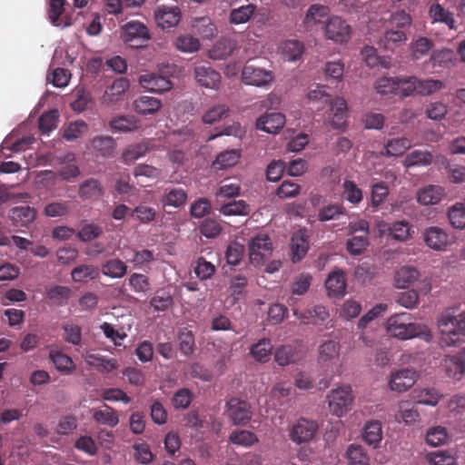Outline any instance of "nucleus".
<instances>
[{
	"mask_svg": "<svg viewBox=\"0 0 465 465\" xmlns=\"http://www.w3.org/2000/svg\"><path fill=\"white\" fill-rule=\"evenodd\" d=\"M385 330L391 337L400 341L420 338L430 341L432 339L430 329L423 323L413 322L412 315L408 312L390 316L385 322Z\"/></svg>",
	"mask_w": 465,
	"mask_h": 465,
	"instance_id": "nucleus-1",
	"label": "nucleus"
},
{
	"mask_svg": "<svg viewBox=\"0 0 465 465\" xmlns=\"http://www.w3.org/2000/svg\"><path fill=\"white\" fill-rule=\"evenodd\" d=\"M453 308L443 311L437 320V328L443 346H453L460 341V314Z\"/></svg>",
	"mask_w": 465,
	"mask_h": 465,
	"instance_id": "nucleus-2",
	"label": "nucleus"
},
{
	"mask_svg": "<svg viewBox=\"0 0 465 465\" xmlns=\"http://www.w3.org/2000/svg\"><path fill=\"white\" fill-rule=\"evenodd\" d=\"M327 400L331 413L341 418L351 409L354 393L350 385L342 384L332 389Z\"/></svg>",
	"mask_w": 465,
	"mask_h": 465,
	"instance_id": "nucleus-3",
	"label": "nucleus"
},
{
	"mask_svg": "<svg viewBox=\"0 0 465 465\" xmlns=\"http://www.w3.org/2000/svg\"><path fill=\"white\" fill-rule=\"evenodd\" d=\"M326 40L336 45L347 44L352 35V28L348 22L339 15L329 17L322 27Z\"/></svg>",
	"mask_w": 465,
	"mask_h": 465,
	"instance_id": "nucleus-4",
	"label": "nucleus"
},
{
	"mask_svg": "<svg viewBox=\"0 0 465 465\" xmlns=\"http://www.w3.org/2000/svg\"><path fill=\"white\" fill-rule=\"evenodd\" d=\"M122 40L131 47H140L150 39L147 26L139 21H130L121 28Z\"/></svg>",
	"mask_w": 465,
	"mask_h": 465,
	"instance_id": "nucleus-5",
	"label": "nucleus"
},
{
	"mask_svg": "<svg viewBox=\"0 0 465 465\" xmlns=\"http://www.w3.org/2000/svg\"><path fill=\"white\" fill-rule=\"evenodd\" d=\"M272 252V243L266 234L260 233L251 239L248 244L250 262L258 266Z\"/></svg>",
	"mask_w": 465,
	"mask_h": 465,
	"instance_id": "nucleus-6",
	"label": "nucleus"
},
{
	"mask_svg": "<svg viewBox=\"0 0 465 465\" xmlns=\"http://www.w3.org/2000/svg\"><path fill=\"white\" fill-rule=\"evenodd\" d=\"M293 315L305 324L324 325L325 328L333 326L332 324L329 325L331 322L329 310L322 304L314 305L303 312L293 309Z\"/></svg>",
	"mask_w": 465,
	"mask_h": 465,
	"instance_id": "nucleus-7",
	"label": "nucleus"
},
{
	"mask_svg": "<svg viewBox=\"0 0 465 465\" xmlns=\"http://www.w3.org/2000/svg\"><path fill=\"white\" fill-rule=\"evenodd\" d=\"M242 79L244 84L258 87H268L274 81L272 71L254 64H245L242 72Z\"/></svg>",
	"mask_w": 465,
	"mask_h": 465,
	"instance_id": "nucleus-8",
	"label": "nucleus"
},
{
	"mask_svg": "<svg viewBox=\"0 0 465 465\" xmlns=\"http://www.w3.org/2000/svg\"><path fill=\"white\" fill-rule=\"evenodd\" d=\"M419 374L409 368L394 370L391 372L388 381L389 389L392 391L404 392L417 381Z\"/></svg>",
	"mask_w": 465,
	"mask_h": 465,
	"instance_id": "nucleus-9",
	"label": "nucleus"
},
{
	"mask_svg": "<svg viewBox=\"0 0 465 465\" xmlns=\"http://www.w3.org/2000/svg\"><path fill=\"white\" fill-rule=\"evenodd\" d=\"M318 424L312 420L300 419L289 430V437L295 444L311 441L316 435Z\"/></svg>",
	"mask_w": 465,
	"mask_h": 465,
	"instance_id": "nucleus-10",
	"label": "nucleus"
},
{
	"mask_svg": "<svg viewBox=\"0 0 465 465\" xmlns=\"http://www.w3.org/2000/svg\"><path fill=\"white\" fill-rule=\"evenodd\" d=\"M328 122L334 129H341L345 126L348 105L344 98L341 96L331 97L328 103Z\"/></svg>",
	"mask_w": 465,
	"mask_h": 465,
	"instance_id": "nucleus-11",
	"label": "nucleus"
},
{
	"mask_svg": "<svg viewBox=\"0 0 465 465\" xmlns=\"http://www.w3.org/2000/svg\"><path fill=\"white\" fill-rule=\"evenodd\" d=\"M193 75L196 83L204 88L218 90L222 83L220 73L209 64L195 65Z\"/></svg>",
	"mask_w": 465,
	"mask_h": 465,
	"instance_id": "nucleus-12",
	"label": "nucleus"
},
{
	"mask_svg": "<svg viewBox=\"0 0 465 465\" xmlns=\"http://www.w3.org/2000/svg\"><path fill=\"white\" fill-rule=\"evenodd\" d=\"M154 20L163 29L174 27L181 20V10L178 6L158 5L154 10Z\"/></svg>",
	"mask_w": 465,
	"mask_h": 465,
	"instance_id": "nucleus-13",
	"label": "nucleus"
},
{
	"mask_svg": "<svg viewBox=\"0 0 465 465\" xmlns=\"http://www.w3.org/2000/svg\"><path fill=\"white\" fill-rule=\"evenodd\" d=\"M226 407V414L234 425L245 424L252 418L250 405L246 401L233 398L227 402Z\"/></svg>",
	"mask_w": 465,
	"mask_h": 465,
	"instance_id": "nucleus-14",
	"label": "nucleus"
},
{
	"mask_svg": "<svg viewBox=\"0 0 465 465\" xmlns=\"http://www.w3.org/2000/svg\"><path fill=\"white\" fill-rule=\"evenodd\" d=\"M423 240L425 244L434 251H445L450 244L448 233L437 226L425 229Z\"/></svg>",
	"mask_w": 465,
	"mask_h": 465,
	"instance_id": "nucleus-15",
	"label": "nucleus"
},
{
	"mask_svg": "<svg viewBox=\"0 0 465 465\" xmlns=\"http://www.w3.org/2000/svg\"><path fill=\"white\" fill-rule=\"evenodd\" d=\"M325 287L329 297H342L346 291V279L344 272L339 268H334L325 281Z\"/></svg>",
	"mask_w": 465,
	"mask_h": 465,
	"instance_id": "nucleus-16",
	"label": "nucleus"
},
{
	"mask_svg": "<svg viewBox=\"0 0 465 465\" xmlns=\"http://www.w3.org/2000/svg\"><path fill=\"white\" fill-rule=\"evenodd\" d=\"M139 83L143 88L152 93H163L169 91L173 84L166 77L153 73L140 75Z\"/></svg>",
	"mask_w": 465,
	"mask_h": 465,
	"instance_id": "nucleus-17",
	"label": "nucleus"
},
{
	"mask_svg": "<svg viewBox=\"0 0 465 465\" xmlns=\"http://www.w3.org/2000/svg\"><path fill=\"white\" fill-rule=\"evenodd\" d=\"M341 345L335 340H325L321 342L317 350V360L320 364L328 366L340 357Z\"/></svg>",
	"mask_w": 465,
	"mask_h": 465,
	"instance_id": "nucleus-18",
	"label": "nucleus"
},
{
	"mask_svg": "<svg viewBox=\"0 0 465 465\" xmlns=\"http://www.w3.org/2000/svg\"><path fill=\"white\" fill-rule=\"evenodd\" d=\"M446 195L442 186L429 184L417 191V201L422 205H434L443 200Z\"/></svg>",
	"mask_w": 465,
	"mask_h": 465,
	"instance_id": "nucleus-19",
	"label": "nucleus"
},
{
	"mask_svg": "<svg viewBox=\"0 0 465 465\" xmlns=\"http://www.w3.org/2000/svg\"><path fill=\"white\" fill-rule=\"evenodd\" d=\"M285 124V116L280 113L265 114L256 121L257 129L268 134H277Z\"/></svg>",
	"mask_w": 465,
	"mask_h": 465,
	"instance_id": "nucleus-20",
	"label": "nucleus"
},
{
	"mask_svg": "<svg viewBox=\"0 0 465 465\" xmlns=\"http://www.w3.org/2000/svg\"><path fill=\"white\" fill-rule=\"evenodd\" d=\"M8 217L16 227H29L36 218V211L28 205L10 209Z\"/></svg>",
	"mask_w": 465,
	"mask_h": 465,
	"instance_id": "nucleus-21",
	"label": "nucleus"
},
{
	"mask_svg": "<svg viewBox=\"0 0 465 465\" xmlns=\"http://www.w3.org/2000/svg\"><path fill=\"white\" fill-rule=\"evenodd\" d=\"M428 15L431 24H443L450 29L455 28L453 13L443 7L439 3H432L428 9Z\"/></svg>",
	"mask_w": 465,
	"mask_h": 465,
	"instance_id": "nucleus-22",
	"label": "nucleus"
},
{
	"mask_svg": "<svg viewBox=\"0 0 465 465\" xmlns=\"http://www.w3.org/2000/svg\"><path fill=\"white\" fill-rule=\"evenodd\" d=\"M303 52V44L296 39L285 40L278 46V53L284 60L289 62H295L301 59Z\"/></svg>",
	"mask_w": 465,
	"mask_h": 465,
	"instance_id": "nucleus-23",
	"label": "nucleus"
},
{
	"mask_svg": "<svg viewBox=\"0 0 465 465\" xmlns=\"http://www.w3.org/2000/svg\"><path fill=\"white\" fill-rule=\"evenodd\" d=\"M237 48V43L231 38H221L208 51V57L213 60H224Z\"/></svg>",
	"mask_w": 465,
	"mask_h": 465,
	"instance_id": "nucleus-24",
	"label": "nucleus"
},
{
	"mask_svg": "<svg viewBox=\"0 0 465 465\" xmlns=\"http://www.w3.org/2000/svg\"><path fill=\"white\" fill-rule=\"evenodd\" d=\"M89 131L88 124L84 120H75L64 124L60 130L62 137L67 142H74L84 136Z\"/></svg>",
	"mask_w": 465,
	"mask_h": 465,
	"instance_id": "nucleus-25",
	"label": "nucleus"
},
{
	"mask_svg": "<svg viewBox=\"0 0 465 465\" xmlns=\"http://www.w3.org/2000/svg\"><path fill=\"white\" fill-rule=\"evenodd\" d=\"M130 84L125 78L116 79L111 86H109L102 96V102L105 104H113L117 103L124 94L128 90Z\"/></svg>",
	"mask_w": 465,
	"mask_h": 465,
	"instance_id": "nucleus-26",
	"label": "nucleus"
},
{
	"mask_svg": "<svg viewBox=\"0 0 465 465\" xmlns=\"http://www.w3.org/2000/svg\"><path fill=\"white\" fill-rule=\"evenodd\" d=\"M433 46V41L426 36H418L412 39L409 45L411 60L418 61L427 56Z\"/></svg>",
	"mask_w": 465,
	"mask_h": 465,
	"instance_id": "nucleus-27",
	"label": "nucleus"
},
{
	"mask_svg": "<svg viewBox=\"0 0 465 465\" xmlns=\"http://www.w3.org/2000/svg\"><path fill=\"white\" fill-rule=\"evenodd\" d=\"M134 110L141 115L156 114L162 108V102L152 96L143 95L134 101Z\"/></svg>",
	"mask_w": 465,
	"mask_h": 465,
	"instance_id": "nucleus-28",
	"label": "nucleus"
},
{
	"mask_svg": "<svg viewBox=\"0 0 465 465\" xmlns=\"http://www.w3.org/2000/svg\"><path fill=\"white\" fill-rule=\"evenodd\" d=\"M419 278L420 272L416 268L402 266L394 274V286L398 289H404L414 283Z\"/></svg>",
	"mask_w": 465,
	"mask_h": 465,
	"instance_id": "nucleus-29",
	"label": "nucleus"
},
{
	"mask_svg": "<svg viewBox=\"0 0 465 465\" xmlns=\"http://www.w3.org/2000/svg\"><path fill=\"white\" fill-rule=\"evenodd\" d=\"M362 439L369 445L377 448L382 440V427L378 420H369L362 430Z\"/></svg>",
	"mask_w": 465,
	"mask_h": 465,
	"instance_id": "nucleus-30",
	"label": "nucleus"
},
{
	"mask_svg": "<svg viewBox=\"0 0 465 465\" xmlns=\"http://www.w3.org/2000/svg\"><path fill=\"white\" fill-rule=\"evenodd\" d=\"M109 126L115 133H131L140 127L139 120L134 115H121L112 119Z\"/></svg>",
	"mask_w": 465,
	"mask_h": 465,
	"instance_id": "nucleus-31",
	"label": "nucleus"
},
{
	"mask_svg": "<svg viewBox=\"0 0 465 465\" xmlns=\"http://www.w3.org/2000/svg\"><path fill=\"white\" fill-rule=\"evenodd\" d=\"M93 418L97 423L110 428L115 427L119 422V416L116 411L106 404L94 409Z\"/></svg>",
	"mask_w": 465,
	"mask_h": 465,
	"instance_id": "nucleus-32",
	"label": "nucleus"
},
{
	"mask_svg": "<svg viewBox=\"0 0 465 465\" xmlns=\"http://www.w3.org/2000/svg\"><path fill=\"white\" fill-rule=\"evenodd\" d=\"M291 249L293 262L300 261L306 254L309 243L305 231L299 230L292 234Z\"/></svg>",
	"mask_w": 465,
	"mask_h": 465,
	"instance_id": "nucleus-33",
	"label": "nucleus"
},
{
	"mask_svg": "<svg viewBox=\"0 0 465 465\" xmlns=\"http://www.w3.org/2000/svg\"><path fill=\"white\" fill-rule=\"evenodd\" d=\"M411 147V142L405 137L393 138L387 141L384 144L382 154L386 156L398 157Z\"/></svg>",
	"mask_w": 465,
	"mask_h": 465,
	"instance_id": "nucleus-34",
	"label": "nucleus"
},
{
	"mask_svg": "<svg viewBox=\"0 0 465 465\" xmlns=\"http://www.w3.org/2000/svg\"><path fill=\"white\" fill-rule=\"evenodd\" d=\"M192 28L194 33L204 39L213 38L217 34V28L210 17H196L192 21Z\"/></svg>",
	"mask_w": 465,
	"mask_h": 465,
	"instance_id": "nucleus-35",
	"label": "nucleus"
},
{
	"mask_svg": "<svg viewBox=\"0 0 465 465\" xmlns=\"http://www.w3.org/2000/svg\"><path fill=\"white\" fill-rule=\"evenodd\" d=\"M407 40V35L403 31L390 29L384 32L379 44L386 50H393L397 46L404 45Z\"/></svg>",
	"mask_w": 465,
	"mask_h": 465,
	"instance_id": "nucleus-36",
	"label": "nucleus"
},
{
	"mask_svg": "<svg viewBox=\"0 0 465 465\" xmlns=\"http://www.w3.org/2000/svg\"><path fill=\"white\" fill-rule=\"evenodd\" d=\"M49 359L55 369L61 372L69 374L75 370V364L72 358L58 350H50Z\"/></svg>",
	"mask_w": 465,
	"mask_h": 465,
	"instance_id": "nucleus-37",
	"label": "nucleus"
},
{
	"mask_svg": "<svg viewBox=\"0 0 465 465\" xmlns=\"http://www.w3.org/2000/svg\"><path fill=\"white\" fill-rule=\"evenodd\" d=\"M187 200V193L182 188H172L165 190L161 202L163 207L179 208L183 206Z\"/></svg>",
	"mask_w": 465,
	"mask_h": 465,
	"instance_id": "nucleus-38",
	"label": "nucleus"
},
{
	"mask_svg": "<svg viewBox=\"0 0 465 465\" xmlns=\"http://www.w3.org/2000/svg\"><path fill=\"white\" fill-rule=\"evenodd\" d=\"M349 465H370V457L365 449L358 444H350L345 450Z\"/></svg>",
	"mask_w": 465,
	"mask_h": 465,
	"instance_id": "nucleus-39",
	"label": "nucleus"
},
{
	"mask_svg": "<svg viewBox=\"0 0 465 465\" xmlns=\"http://www.w3.org/2000/svg\"><path fill=\"white\" fill-rule=\"evenodd\" d=\"M90 147L97 155L109 156L115 148V142L111 136L98 135L90 140Z\"/></svg>",
	"mask_w": 465,
	"mask_h": 465,
	"instance_id": "nucleus-40",
	"label": "nucleus"
},
{
	"mask_svg": "<svg viewBox=\"0 0 465 465\" xmlns=\"http://www.w3.org/2000/svg\"><path fill=\"white\" fill-rule=\"evenodd\" d=\"M149 142H142L134 143L126 146L123 153L122 157L124 163H134L136 160L145 156V154L151 150Z\"/></svg>",
	"mask_w": 465,
	"mask_h": 465,
	"instance_id": "nucleus-41",
	"label": "nucleus"
},
{
	"mask_svg": "<svg viewBox=\"0 0 465 465\" xmlns=\"http://www.w3.org/2000/svg\"><path fill=\"white\" fill-rule=\"evenodd\" d=\"M127 272V265L119 259H110L102 265V273L111 279H121Z\"/></svg>",
	"mask_w": 465,
	"mask_h": 465,
	"instance_id": "nucleus-42",
	"label": "nucleus"
},
{
	"mask_svg": "<svg viewBox=\"0 0 465 465\" xmlns=\"http://www.w3.org/2000/svg\"><path fill=\"white\" fill-rule=\"evenodd\" d=\"M412 399L418 404L436 406L441 395L435 389H416L411 392Z\"/></svg>",
	"mask_w": 465,
	"mask_h": 465,
	"instance_id": "nucleus-43",
	"label": "nucleus"
},
{
	"mask_svg": "<svg viewBox=\"0 0 465 465\" xmlns=\"http://www.w3.org/2000/svg\"><path fill=\"white\" fill-rule=\"evenodd\" d=\"M442 367L448 377L460 381L464 375L460 355L447 356L442 361Z\"/></svg>",
	"mask_w": 465,
	"mask_h": 465,
	"instance_id": "nucleus-44",
	"label": "nucleus"
},
{
	"mask_svg": "<svg viewBox=\"0 0 465 465\" xmlns=\"http://www.w3.org/2000/svg\"><path fill=\"white\" fill-rule=\"evenodd\" d=\"M432 155L428 151L415 150L406 155L403 161L405 167L426 166L431 163Z\"/></svg>",
	"mask_w": 465,
	"mask_h": 465,
	"instance_id": "nucleus-45",
	"label": "nucleus"
},
{
	"mask_svg": "<svg viewBox=\"0 0 465 465\" xmlns=\"http://www.w3.org/2000/svg\"><path fill=\"white\" fill-rule=\"evenodd\" d=\"M156 215V210L144 203L138 204L130 213V216L132 219L139 222L140 223L144 224L150 223L153 221H154Z\"/></svg>",
	"mask_w": 465,
	"mask_h": 465,
	"instance_id": "nucleus-46",
	"label": "nucleus"
},
{
	"mask_svg": "<svg viewBox=\"0 0 465 465\" xmlns=\"http://www.w3.org/2000/svg\"><path fill=\"white\" fill-rule=\"evenodd\" d=\"M123 257L135 266H143L153 261V253L149 250L136 251L133 249H124Z\"/></svg>",
	"mask_w": 465,
	"mask_h": 465,
	"instance_id": "nucleus-47",
	"label": "nucleus"
},
{
	"mask_svg": "<svg viewBox=\"0 0 465 465\" xmlns=\"http://www.w3.org/2000/svg\"><path fill=\"white\" fill-rule=\"evenodd\" d=\"M395 419L399 421L402 420L406 425H412L419 421L420 413L418 410L410 408L407 401H400Z\"/></svg>",
	"mask_w": 465,
	"mask_h": 465,
	"instance_id": "nucleus-48",
	"label": "nucleus"
},
{
	"mask_svg": "<svg viewBox=\"0 0 465 465\" xmlns=\"http://www.w3.org/2000/svg\"><path fill=\"white\" fill-rule=\"evenodd\" d=\"M272 346L267 339H262L251 347L250 353L256 361L266 362L272 355Z\"/></svg>",
	"mask_w": 465,
	"mask_h": 465,
	"instance_id": "nucleus-49",
	"label": "nucleus"
},
{
	"mask_svg": "<svg viewBox=\"0 0 465 465\" xmlns=\"http://www.w3.org/2000/svg\"><path fill=\"white\" fill-rule=\"evenodd\" d=\"M132 450L133 457L138 463L147 465L154 459L150 446L144 441H135L132 446Z\"/></svg>",
	"mask_w": 465,
	"mask_h": 465,
	"instance_id": "nucleus-50",
	"label": "nucleus"
},
{
	"mask_svg": "<svg viewBox=\"0 0 465 465\" xmlns=\"http://www.w3.org/2000/svg\"><path fill=\"white\" fill-rule=\"evenodd\" d=\"M445 87V84L440 80L433 78H418L417 83V94L422 96L431 95Z\"/></svg>",
	"mask_w": 465,
	"mask_h": 465,
	"instance_id": "nucleus-51",
	"label": "nucleus"
},
{
	"mask_svg": "<svg viewBox=\"0 0 465 465\" xmlns=\"http://www.w3.org/2000/svg\"><path fill=\"white\" fill-rule=\"evenodd\" d=\"M99 276V270L97 267L91 264H82L74 267L71 272L73 281L82 282L88 279L94 280Z\"/></svg>",
	"mask_w": 465,
	"mask_h": 465,
	"instance_id": "nucleus-52",
	"label": "nucleus"
},
{
	"mask_svg": "<svg viewBox=\"0 0 465 465\" xmlns=\"http://www.w3.org/2000/svg\"><path fill=\"white\" fill-rule=\"evenodd\" d=\"M175 47L182 53L192 54L197 52L201 44L198 38L191 35H181L175 40Z\"/></svg>",
	"mask_w": 465,
	"mask_h": 465,
	"instance_id": "nucleus-53",
	"label": "nucleus"
},
{
	"mask_svg": "<svg viewBox=\"0 0 465 465\" xmlns=\"http://www.w3.org/2000/svg\"><path fill=\"white\" fill-rule=\"evenodd\" d=\"M240 158L237 150H228L217 155L213 166L217 170H223L235 165Z\"/></svg>",
	"mask_w": 465,
	"mask_h": 465,
	"instance_id": "nucleus-54",
	"label": "nucleus"
},
{
	"mask_svg": "<svg viewBox=\"0 0 465 465\" xmlns=\"http://www.w3.org/2000/svg\"><path fill=\"white\" fill-rule=\"evenodd\" d=\"M256 6L252 4L234 8L230 13V22L233 25H241L248 22L252 16Z\"/></svg>",
	"mask_w": 465,
	"mask_h": 465,
	"instance_id": "nucleus-55",
	"label": "nucleus"
},
{
	"mask_svg": "<svg viewBox=\"0 0 465 465\" xmlns=\"http://www.w3.org/2000/svg\"><path fill=\"white\" fill-rule=\"evenodd\" d=\"M229 108L225 104H217L208 109L203 115L202 120L205 124H213L229 115Z\"/></svg>",
	"mask_w": 465,
	"mask_h": 465,
	"instance_id": "nucleus-56",
	"label": "nucleus"
},
{
	"mask_svg": "<svg viewBox=\"0 0 465 465\" xmlns=\"http://www.w3.org/2000/svg\"><path fill=\"white\" fill-rule=\"evenodd\" d=\"M361 312V305L355 300L345 301L338 310V316L343 321H350L356 318Z\"/></svg>",
	"mask_w": 465,
	"mask_h": 465,
	"instance_id": "nucleus-57",
	"label": "nucleus"
},
{
	"mask_svg": "<svg viewBox=\"0 0 465 465\" xmlns=\"http://www.w3.org/2000/svg\"><path fill=\"white\" fill-rule=\"evenodd\" d=\"M103 194V189L97 180L90 179L80 185L79 195L84 199H94Z\"/></svg>",
	"mask_w": 465,
	"mask_h": 465,
	"instance_id": "nucleus-58",
	"label": "nucleus"
},
{
	"mask_svg": "<svg viewBox=\"0 0 465 465\" xmlns=\"http://www.w3.org/2000/svg\"><path fill=\"white\" fill-rule=\"evenodd\" d=\"M329 9L322 5H312L307 10L303 23L306 26H312L318 24L322 18L327 15Z\"/></svg>",
	"mask_w": 465,
	"mask_h": 465,
	"instance_id": "nucleus-59",
	"label": "nucleus"
},
{
	"mask_svg": "<svg viewBox=\"0 0 465 465\" xmlns=\"http://www.w3.org/2000/svg\"><path fill=\"white\" fill-rule=\"evenodd\" d=\"M229 439L232 443L243 447H250L258 441L253 432L245 430L232 431Z\"/></svg>",
	"mask_w": 465,
	"mask_h": 465,
	"instance_id": "nucleus-60",
	"label": "nucleus"
},
{
	"mask_svg": "<svg viewBox=\"0 0 465 465\" xmlns=\"http://www.w3.org/2000/svg\"><path fill=\"white\" fill-rule=\"evenodd\" d=\"M390 235L396 241L404 242L411 238V226L406 221L394 223L390 228Z\"/></svg>",
	"mask_w": 465,
	"mask_h": 465,
	"instance_id": "nucleus-61",
	"label": "nucleus"
},
{
	"mask_svg": "<svg viewBox=\"0 0 465 465\" xmlns=\"http://www.w3.org/2000/svg\"><path fill=\"white\" fill-rule=\"evenodd\" d=\"M223 215H247L250 213L249 205L243 200L232 201L220 208Z\"/></svg>",
	"mask_w": 465,
	"mask_h": 465,
	"instance_id": "nucleus-62",
	"label": "nucleus"
},
{
	"mask_svg": "<svg viewBox=\"0 0 465 465\" xmlns=\"http://www.w3.org/2000/svg\"><path fill=\"white\" fill-rule=\"evenodd\" d=\"M426 460L430 465H456V459L448 451L438 450L429 453Z\"/></svg>",
	"mask_w": 465,
	"mask_h": 465,
	"instance_id": "nucleus-63",
	"label": "nucleus"
},
{
	"mask_svg": "<svg viewBox=\"0 0 465 465\" xmlns=\"http://www.w3.org/2000/svg\"><path fill=\"white\" fill-rule=\"evenodd\" d=\"M448 218L454 228L465 229V211L461 205L453 204L448 211Z\"/></svg>",
	"mask_w": 465,
	"mask_h": 465,
	"instance_id": "nucleus-64",
	"label": "nucleus"
}]
</instances>
